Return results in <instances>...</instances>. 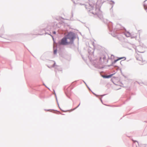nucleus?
Returning <instances> with one entry per match:
<instances>
[{
    "mask_svg": "<svg viewBox=\"0 0 147 147\" xmlns=\"http://www.w3.org/2000/svg\"><path fill=\"white\" fill-rule=\"evenodd\" d=\"M56 50L54 51V53H56Z\"/></svg>",
    "mask_w": 147,
    "mask_h": 147,
    "instance_id": "nucleus-9",
    "label": "nucleus"
},
{
    "mask_svg": "<svg viewBox=\"0 0 147 147\" xmlns=\"http://www.w3.org/2000/svg\"><path fill=\"white\" fill-rule=\"evenodd\" d=\"M50 64H53V65H52L51 66V67H54L55 66V62L53 61H51L50 63Z\"/></svg>",
    "mask_w": 147,
    "mask_h": 147,
    "instance_id": "nucleus-6",
    "label": "nucleus"
},
{
    "mask_svg": "<svg viewBox=\"0 0 147 147\" xmlns=\"http://www.w3.org/2000/svg\"><path fill=\"white\" fill-rule=\"evenodd\" d=\"M136 59L138 60L139 61V63L140 65H143L146 63V62L145 60H144L141 57L140 55H138Z\"/></svg>",
    "mask_w": 147,
    "mask_h": 147,
    "instance_id": "nucleus-3",
    "label": "nucleus"
},
{
    "mask_svg": "<svg viewBox=\"0 0 147 147\" xmlns=\"http://www.w3.org/2000/svg\"><path fill=\"white\" fill-rule=\"evenodd\" d=\"M65 37L70 44L73 43L74 39L75 38V34L72 32H69Z\"/></svg>",
    "mask_w": 147,
    "mask_h": 147,
    "instance_id": "nucleus-1",
    "label": "nucleus"
},
{
    "mask_svg": "<svg viewBox=\"0 0 147 147\" xmlns=\"http://www.w3.org/2000/svg\"><path fill=\"white\" fill-rule=\"evenodd\" d=\"M53 33L54 34H55L56 33V32L55 31H54L53 32Z\"/></svg>",
    "mask_w": 147,
    "mask_h": 147,
    "instance_id": "nucleus-7",
    "label": "nucleus"
},
{
    "mask_svg": "<svg viewBox=\"0 0 147 147\" xmlns=\"http://www.w3.org/2000/svg\"><path fill=\"white\" fill-rule=\"evenodd\" d=\"M125 59V57H120L118 59L115 60L114 61V63H115L117 61H119V60H121V59Z\"/></svg>",
    "mask_w": 147,
    "mask_h": 147,
    "instance_id": "nucleus-5",
    "label": "nucleus"
},
{
    "mask_svg": "<svg viewBox=\"0 0 147 147\" xmlns=\"http://www.w3.org/2000/svg\"><path fill=\"white\" fill-rule=\"evenodd\" d=\"M113 74H111L109 75L106 76V75H103L102 76L103 77L105 78H109L111 77L112 76Z\"/></svg>",
    "mask_w": 147,
    "mask_h": 147,
    "instance_id": "nucleus-4",
    "label": "nucleus"
},
{
    "mask_svg": "<svg viewBox=\"0 0 147 147\" xmlns=\"http://www.w3.org/2000/svg\"><path fill=\"white\" fill-rule=\"evenodd\" d=\"M144 8L145 9V10H146V12H147V8H146L145 7H144Z\"/></svg>",
    "mask_w": 147,
    "mask_h": 147,
    "instance_id": "nucleus-8",
    "label": "nucleus"
},
{
    "mask_svg": "<svg viewBox=\"0 0 147 147\" xmlns=\"http://www.w3.org/2000/svg\"><path fill=\"white\" fill-rule=\"evenodd\" d=\"M65 37L63 38L61 41H59L58 43L60 45H66L70 44Z\"/></svg>",
    "mask_w": 147,
    "mask_h": 147,
    "instance_id": "nucleus-2",
    "label": "nucleus"
}]
</instances>
